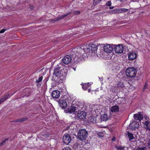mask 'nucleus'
Masks as SVG:
<instances>
[{"label": "nucleus", "mask_w": 150, "mask_h": 150, "mask_svg": "<svg viewBox=\"0 0 150 150\" xmlns=\"http://www.w3.org/2000/svg\"><path fill=\"white\" fill-rule=\"evenodd\" d=\"M97 49V46L93 44H87L81 47H78L72 49L71 55L73 58L76 59L84 58L87 56V54L88 55H93L96 52Z\"/></svg>", "instance_id": "1"}, {"label": "nucleus", "mask_w": 150, "mask_h": 150, "mask_svg": "<svg viewBox=\"0 0 150 150\" xmlns=\"http://www.w3.org/2000/svg\"><path fill=\"white\" fill-rule=\"evenodd\" d=\"M64 66L60 63L55 67L53 73V77L55 79H59L63 76L65 73Z\"/></svg>", "instance_id": "2"}, {"label": "nucleus", "mask_w": 150, "mask_h": 150, "mask_svg": "<svg viewBox=\"0 0 150 150\" xmlns=\"http://www.w3.org/2000/svg\"><path fill=\"white\" fill-rule=\"evenodd\" d=\"M126 75L130 77H134L136 75L137 72L136 69L133 67H129L126 71Z\"/></svg>", "instance_id": "3"}, {"label": "nucleus", "mask_w": 150, "mask_h": 150, "mask_svg": "<svg viewBox=\"0 0 150 150\" xmlns=\"http://www.w3.org/2000/svg\"><path fill=\"white\" fill-rule=\"evenodd\" d=\"M87 136L88 133L85 129H81L78 132V138L81 140H85Z\"/></svg>", "instance_id": "4"}, {"label": "nucleus", "mask_w": 150, "mask_h": 150, "mask_svg": "<svg viewBox=\"0 0 150 150\" xmlns=\"http://www.w3.org/2000/svg\"><path fill=\"white\" fill-rule=\"evenodd\" d=\"M72 50H70L71 52ZM71 52H70V54L71 56V57L69 55H67L64 57L62 59V61L63 63L65 64H69L71 60V58L74 59L75 61L78 62L80 60H79V59H80L79 58H77V60H76V59H74L72 57V55H71Z\"/></svg>", "instance_id": "5"}, {"label": "nucleus", "mask_w": 150, "mask_h": 150, "mask_svg": "<svg viewBox=\"0 0 150 150\" xmlns=\"http://www.w3.org/2000/svg\"><path fill=\"white\" fill-rule=\"evenodd\" d=\"M144 127L146 130L150 131V121L148 117L147 116L144 117Z\"/></svg>", "instance_id": "6"}, {"label": "nucleus", "mask_w": 150, "mask_h": 150, "mask_svg": "<svg viewBox=\"0 0 150 150\" xmlns=\"http://www.w3.org/2000/svg\"><path fill=\"white\" fill-rule=\"evenodd\" d=\"M113 47L116 53H122L123 52L124 47L122 45H114Z\"/></svg>", "instance_id": "7"}, {"label": "nucleus", "mask_w": 150, "mask_h": 150, "mask_svg": "<svg viewBox=\"0 0 150 150\" xmlns=\"http://www.w3.org/2000/svg\"><path fill=\"white\" fill-rule=\"evenodd\" d=\"M113 45L110 44H106L103 47L104 51L107 53H111L113 50Z\"/></svg>", "instance_id": "8"}, {"label": "nucleus", "mask_w": 150, "mask_h": 150, "mask_svg": "<svg viewBox=\"0 0 150 150\" xmlns=\"http://www.w3.org/2000/svg\"><path fill=\"white\" fill-rule=\"evenodd\" d=\"M67 100L66 99L61 98L59 100V106L62 108H65L67 106Z\"/></svg>", "instance_id": "9"}, {"label": "nucleus", "mask_w": 150, "mask_h": 150, "mask_svg": "<svg viewBox=\"0 0 150 150\" xmlns=\"http://www.w3.org/2000/svg\"><path fill=\"white\" fill-rule=\"evenodd\" d=\"M71 140V138L69 134H65L63 137V142L66 144H68Z\"/></svg>", "instance_id": "10"}, {"label": "nucleus", "mask_w": 150, "mask_h": 150, "mask_svg": "<svg viewBox=\"0 0 150 150\" xmlns=\"http://www.w3.org/2000/svg\"><path fill=\"white\" fill-rule=\"evenodd\" d=\"M139 126V123L136 121L132 122L129 125V127L131 129L135 130Z\"/></svg>", "instance_id": "11"}, {"label": "nucleus", "mask_w": 150, "mask_h": 150, "mask_svg": "<svg viewBox=\"0 0 150 150\" xmlns=\"http://www.w3.org/2000/svg\"><path fill=\"white\" fill-rule=\"evenodd\" d=\"M128 10L127 9L125 8H118L117 9L112 10V11L113 13H124L128 11Z\"/></svg>", "instance_id": "12"}, {"label": "nucleus", "mask_w": 150, "mask_h": 150, "mask_svg": "<svg viewBox=\"0 0 150 150\" xmlns=\"http://www.w3.org/2000/svg\"><path fill=\"white\" fill-rule=\"evenodd\" d=\"M141 141L150 149V139L149 138H146L145 139L144 138H142Z\"/></svg>", "instance_id": "13"}, {"label": "nucleus", "mask_w": 150, "mask_h": 150, "mask_svg": "<svg viewBox=\"0 0 150 150\" xmlns=\"http://www.w3.org/2000/svg\"><path fill=\"white\" fill-rule=\"evenodd\" d=\"M137 54L134 52H130L129 54L128 57L129 60H133L136 58Z\"/></svg>", "instance_id": "14"}, {"label": "nucleus", "mask_w": 150, "mask_h": 150, "mask_svg": "<svg viewBox=\"0 0 150 150\" xmlns=\"http://www.w3.org/2000/svg\"><path fill=\"white\" fill-rule=\"evenodd\" d=\"M86 115V113L85 112L79 111L77 116L79 119H83L85 118Z\"/></svg>", "instance_id": "15"}, {"label": "nucleus", "mask_w": 150, "mask_h": 150, "mask_svg": "<svg viewBox=\"0 0 150 150\" xmlns=\"http://www.w3.org/2000/svg\"><path fill=\"white\" fill-rule=\"evenodd\" d=\"M134 117L136 120H138L139 121H140L143 118L142 114L140 112H139L137 113L134 114Z\"/></svg>", "instance_id": "16"}, {"label": "nucleus", "mask_w": 150, "mask_h": 150, "mask_svg": "<svg viewBox=\"0 0 150 150\" xmlns=\"http://www.w3.org/2000/svg\"><path fill=\"white\" fill-rule=\"evenodd\" d=\"M60 95V92L58 91H54L52 92V94L53 98H59Z\"/></svg>", "instance_id": "17"}, {"label": "nucleus", "mask_w": 150, "mask_h": 150, "mask_svg": "<svg viewBox=\"0 0 150 150\" xmlns=\"http://www.w3.org/2000/svg\"><path fill=\"white\" fill-rule=\"evenodd\" d=\"M77 106H75V105H72L71 106L69 107L68 109V111L70 113H72L75 112L76 110V108Z\"/></svg>", "instance_id": "18"}, {"label": "nucleus", "mask_w": 150, "mask_h": 150, "mask_svg": "<svg viewBox=\"0 0 150 150\" xmlns=\"http://www.w3.org/2000/svg\"><path fill=\"white\" fill-rule=\"evenodd\" d=\"M119 110V108L118 106L115 105L112 106L110 109L111 112H118Z\"/></svg>", "instance_id": "19"}, {"label": "nucleus", "mask_w": 150, "mask_h": 150, "mask_svg": "<svg viewBox=\"0 0 150 150\" xmlns=\"http://www.w3.org/2000/svg\"><path fill=\"white\" fill-rule=\"evenodd\" d=\"M142 138H140V141L142 142V143L144 145V146H139L137 148V150H146V146L147 147V146H146L145 144H144L143 142L141 141V139ZM144 138L145 139L146 138Z\"/></svg>", "instance_id": "20"}, {"label": "nucleus", "mask_w": 150, "mask_h": 150, "mask_svg": "<svg viewBox=\"0 0 150 150\" xmlns=\"http://www.w3.org/2000/svg\"><path fill=\"white\" fill-rule=\"evenodd\" d=\"M71 12H69V13H67L63 15H62V16H59V17H58L56 19V21H58L60 20L61 19H63L66 17L67 16H68V15H69L70 14H71Z\"/></svg>", "instance_id": "21"}, {"label": "nucleus", "mask_w": 150, "mask_h": 150, "mask_svg": "<svg viewBox=\"0 0 150 150\" xmlns=\"http://www.w3.org/2000/svg\"><path fill=\"white\" fill-rule=\"evenodd\" d=\"M91 85V83H85L82 85V88L84 90H86Z\"/></svg>", "instance_id": "22"}, {"label": "nucleus", "mask_w": 150, "mask_h": 150, "mask_svg": "<svg viewBox=\"0 0 150 150\" xmlns=\"http://www.w3.org/2000/svg\"><path fill=\"white\" fill-rule=\"evenodd\" d=\"M75 106H77V108H76V110H78V112L79 111V110H81L82 108H83V105L82 104V103H78L77 105H75Z\"/></svg>", "instance_id": "23"}, {"label": "nucleus", "mask_w": 150, "mask_h": 150, "mask_svg": "<svg viewBox=\"0 0 150 150\" xmlns=\"http://www.w3.org/2000/svg\"><path fill=\"white\" fill-rule=\"evenodd\" d=\"M108 119V116L106 114H104L101 116V120L106 121Z\"/></svg>", "instance_id": "24"}, {"label": "nucleus", "mask_w": 150, "mask_h": 150, "mask_svg": "<svg viewBox=\"0 0 150 150\" xmlns=\"http://www.w3.org/2000/svg\"><path fill=\"white\" fill-rule=\"evenodd\" d=\"M9 96V94H7L5 95L4 97L2 98L0 100V104L3 102L4 100L8 98Z\"/></svg>", "instance_id": "25"}, {"label": "nucleus", "mask_w": 150, "mask_h": 150, "mask_svg": "<svg viewBox=\"0 0 150 150\" xmlns=\"http://www.w3.org/2000/svg\"><path fill=\"white\" fill-rule=\"evenodd\" d=\"M90 121L91 122L93 123H96V117L93 116L91 117Z\"/></svg>", "instance_id": "26"}, {"label": "nucleus", "mask_w": 150, "mask_h": 150, "mask_svg": "<svg viewBox=\"0 0 150 150\" xmlns=\"http://www.w3.org/2000/svg\"><path fill=\"white\" fill-rule=\"evenodd\" d=\"M127 135L129 140L132 139L134 138L133 134L131 133L128 132Z\"/></svg>", "instance_id": "27"}, {"label": "nucleus", "mask_w": 150, "mask_h": 150, "mask_svg": "<svg viewBox=\"0 0 150 150\" xmlns=\"http://www.w3.org/2000/svg\"><path fill=\"white\" fill-rule=\"evenodd\" d=\"M27 119L26 118H22L20 119H17L14 122H19L22 121H25Z\"/></svg>", "instance_id": "28"}, {"label": "nucleus", "mask_w": 150, "mask_h": 150, "mask_svg": "<svg viewBox=\"0 0 150 150\" xmlns=\"http://www.w3.org/2000/svg\"><path fill=\"white\" fill-rule=\"evenodd\" d=\"M102 0H93V4L94 6L96 5L97 4L100 3Z\"/></svg>", "instance_id": "29"}, {"label": "nucleus", "mask_w": 150, "mask_h": 150, "mask_svg": "<svg viewBox=\"0 0 150 150\" xmlns=\"http://www.w3.org/2000/svg\"><path fill=\"white\" fill-rule=\"evenodd\" d=\"M124 87V85L122 83H119L117 86V87L120 88H122Z\"/></svg>", "instance_id": "30"}, {"label": "nucleus", "mask_w": 150, "mask_h": 150, "mask_svg": "<svg viewBox=\"0 0 150 150\" xmlns=\"http://www.w3.org/2000/svg\"><path fill=\"white\" fill-rule=\"evenodd\" d=\"M43 79V77L42 76H39L38 79L36 81L37 82L39 83L41 82Z\"/></svg>", "instance_id": "31"}, {"label": "nucleus", "mask_w": 150, "mask_h": 150, "mask_svg": "<svg viewBox=\"0 0 150 150\" xmlns=\"http://www.w3.org/2000/svg\"><path fill=\"white\" fill-rule=\"evenodd\" d=\"M97 134L99 137H103L104 136L103 133L102 132H98Z\"/></svg>", "instance_id": "32"}, {"label": "nucleus", "mask_w": 150, "mask_h": 150, "mask_svg": "<svg viewBox=\"0 0 150 150\" xmlns=\"http://www.w3.org/2000/svg\"><path fill=\"white\" fill-rule=\"evenodd\" d=\"M116 148L117 150H121L123 149L124 148V147L120 146H116Z\"/></svg>", "instance_id": "33"}, {"label": "nucleus", "mask_w": 150, "mask_h": 150, "mask_svg": "<svg viewBox=\"0 0 150 150\" xmlns=\"http://www.w3.org/2000/svg\"><path fill=\"white\" fill-rule=\"evenodd\" d=\"M73 13L75 15H78L80 14V12L79 11H74Z\"/></svg>", "instance_id": "34"}, {"label": "nucleus", "mask_w": 150, "mask_h": 150, "mask_svg": "<svg viewBox=\"0 0 150 150\" xmlns=\"http://www.w3.org/2000/svg\"><path fill=\"white\" fill-rule=\"evenodd\" d=\"M147 84L146 83L144 86L143 88V90L144 91L147 88Z\"/></svg>", "instance_id": "35"}, {"label": "nucleus", "mask_w": 150, "mask_h": 150, "mask_svg": "<svg viewBox=\"0 0 150 150\" xmlns=\"http://www.w3.org/2000/svg\"><path fill=\"white\" fill-rule=\"evenodd\" d=\"M111 3L110 1H108L106 3V5L108 6H110L111 5Z\"/></svg>", "instance_id": "36"}, {"label": "nucleus", "mask_w": 150, "mask_h": 150, "mask_svg": "<svg viewBox=\"0 0 150 150\" xmlns=\"http://www.w3.org/2000/svg\"><path fill=\"white\" fill-rule=\"evenodd\" d=\"M63 150H71V149L69 147H67L63 149Z\"/></svg>", "instance_id": "37"}, {"label": "nucleus", "mask_w": 150, "mask_h": 150, "mask_svg": "<svg viewBox=\"0 0 150 150\" xmlns=\"http://www.w3.org/2000/svg\"><path fill=\"white\" fill-rule=\"evenodd\" d=\"M6 30L5 29H2L0 31V33H4L5 32V31Z\"/></svg>", "instance_id": "38"}, {"label": "nucleus", "mask_w": 150, "mask_h": 150, "mask_svg": "<svg viewBox=\"0 0 150 150\" xmlns=\"http://www.w3.org/2000/svg\"><path fill=\"white\" fill-rule=\"evenodd\" d=\"M73 148L75 149H76V148H78L77 144H74V146H73Z\"/></svg>", "instance_id": "39"}, {"label": "nucleus", "mask_w": 150, "mask_h": 150, "mask_svg": "<svg viewBox=\"0 0 150 150\" xmlns=\"http://www.w3.org/2000/svg\"><path fill=\"white\" fill-rule=\"evenodd\" d=\"M8 139H9V138H6L5 140L3 141V143L2 144H0V146H1L2 144H3V143H5V142L6 141L8 140Z\"/></svg>", "instance_id": "40"}, {"label": "nucleus", "mask_w": 150, "mask_h": 150, "mask_svg": "<svg viewBox=\"0 0 150 150\" xmlns=\"http://www.w3.org/2000/svg\"><path fill=\"white\" fill-rule=\"evenodd\" d=\"M115 138H113L112 139V141H115Z\"/></svg>", "instance_id": "41"}, {"label": "nucleus", "mask_w": 150, "mask_h": 150, "mask_svg": "<svg viewBox=\"0 0 150 150\" xmlns=\"http://www.w3.org/2000/svg\"><path fill=\"white\" fill-rule=\"evenodd\" d=\"M72 69L74 70V71H75L76 70V67H72Z\"/></svg>", "instance_id": "42"}, {"label": "nucleus", "mask_w": 150, "mask_h": 150, "mask_svg": "<svg viewBox=\"0 0 150 150\" xmlns=\"http://www.w3.org/2000/svg\"><path fill=\"white\" fill-rule=\"evenodd\" d=\"M91 91V90L90 89H89L88 90V92H90Z\"/></svg>", "instance_id": "43"}, {"label": "nucleus", "mask_w": 150, "mask_h": 150, "mask_svg": "<svg viewBox=\"0 0 150 150\" xmlns=\"http://www.w3.org/2000/svg\"><path fill=\"white\" fill-rule=\"evenodd\" d=\"M113 8V7H110L109 8H110V9H111L112 8Z\"/></svg>", "instance_id": "44"}, {"label": "nucleus", "mask_w": 150, "mask_h": 150, "mask_svg": "<svg viewBox=\"0 0 150 150\" xmlns=\"http://www.w3.org/2000/svg\"><path fill=\"white\" fill-rule=\"evenodd\" d=\"M112 91L113 92H114L115 91H113V90Z\"/></svg>", "instance_id": "45"}]
</instances>
